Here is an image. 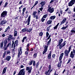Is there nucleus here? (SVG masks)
<instances>
[{
  "label": "nucleus",
  "instance_id": "nucleus-27",
  "mask_svg": "<svg viewBox=\"0 0 75 75\" xmlns=\"http://www.w3.org/2000/svg\"><path fill=\"white\" fill-rule=\"evenodd\" d=\"M48 17V14H46L44 15L43 16V18H46Z\"/></svg>",
  "mask_w": 75,
  "mask_h": 75
},
{
  "label": "nucleus",
  "instance_id": "nucleus-32",
  "mask_svg": "<svg viewBox=\"0 0 75 75\" xmlns=\"http://www.w3.org/2000/svg\"><path fill=\"white\" fill-rule=\"evenodd\" d=\"M51 39L50 38L49 41L47 42V45H49L50 44L51 42Z\"/></svg>",
  "mask_w": 75,
  "mask_h": 75
},
{
  "label": "nucleus",
  "instance_id": "nucleus-33",
  "mask_svg": "<svg viewBox=\"0 0 75 75\" xmlns=\"http://www.w3.org/2000/svg\"><path fill=\"white\" fill-rule=\"evenodd\" d=\"M45 20V19L44 18H43V17H42L41 19V21L42 22H44Z\"/></svg>",
  "mask_w": 75,
  "mask_h": 75
},
{
  "label": "nucleus",
  "instance_id": "nucleus-55",
  "mask_svg": "<svg viewBox=\"0 0 75 75\" xmlns=\"http://www.w3.org/2000/svg\"><path fill=\"white\" fill-rule=\"evenodd\" d=\"M14 43V42H12V46H11L12 48H13V45Z\"/></svg>",
  "mask_w": 75,
  "mask_h": 75
},
{
  "label": "nucleus",
  "instance_id": "nucleus-28",
  "mask_svg": "<svg viewBox=\"0 0 75 75\" xmlns=\"http://www.w3.org/2000/svg\"><path fill=\"white\" fill-rule=\"evenodd\" d=\"M27 30L26 28H25L24 29H23L22 30V32H25L26 31H27Z\"/></svg>",
  "mask_w": 75,
  "mask_h": 75
},
{
  "label": "nucleus",
  "instance_id": "nucleus-61",
  "mask_svg": "<svg viewBox=\"0 0 75 75\" xmlns=\"http://www.w3.org/2000/svg\"><path fill=\"white\" fill-rule=\"evenodd\" d=\"M3 3V1H1L0 2V6L1 5V4Z\"/></svg>",
  "mask_w": 75,
  "mask_h": 75
},
{
  "label": "nucleus",
  "instance_id": "nucleus-64",
  "mask_svg": "<svg viewBox=\"0 0 75 75\" xmlns=\"http://www.w3.org/2000/svg\"><path fill=\"white\" fill-rule=\"evenodd\" d=\"M73 52L74 54L75 53V50H73Z\"/></svg>",
  "mask_w": 75,
  "mask_h": 75
},
{
  "label": "nucleus",
  "instance_id": "nucleus-54",
  "mask_svg": "<svg viewBox=\"0 0 75 75\" xmlns=\"http://www.w3.org/2000/svg\"><path fill=\"white\" fill-rule=\"evenodd\" d=\"M55 54H53L52 56V58H55Z\"/></svg>",
  "mask_w": 75,
  "mask_h": 75
},
{
  "label": "nucleus",
  "instance_id": "nucleus-49",
  "mask_svg": "<svg viewBox=\"0 0 75 75\" xmlns=\"http://www.w3.org/2000/svg\"><path fill=\"white\" fill-rule=\"evenodd\" d=\"M71 33H75V31L74 30H71Z\"/></svg>",
  "mask_w": 75,
  "mask_h": 75
},
{
  "label": "nucleus",
  "instance_id": "nucleus-52",
  "mask_svg": "<svg viewBox=\"0 0 75 75\" xmlns=\"http://www.w3.org/2000/svg\"><path fill=\"white\" fill-rule=\"evenodd\" d=\"M42 9H43V8H40L39 9V10H40L41 11H42Z\"/></svg>",
  "mask_w": 75,
  "mask_h": 75
},
{
  "label": "nucleus",
  "instance_id": "nucleus-15",
  "mask_svg": "<svg viewBox=\"0 0 75 75\" xmlns=\"http://www.w3.org/2000/svg\"><path fill=\"white\" fill-rule=\"evenodd\" d=\"M30 17H31V16H29L28 19V24H27L28 25H29V24H30Z\"/></svg>",
  "mask_w": 75,
  "mask_h": 75
},
{
  "label": "nucleus",
  "instance_id": "nucleus-20",
  "mask_svg": "<svg viewBox=\"0 0 75 75\" xmlns=\"http://www.w3.org/2000/svg\"><path fill=\"white\" fill-rule=\"evenodd\" d=\"M59 23H58L55 27H54L53 28L54 30H57V28H58V26L59 25Z\"/></svg>",
  "mask_w": 75,
  "mask_h": 75
},
{
  "label": "nucleus",
  "instance_id": "nucleus-30",
  "mask_svg": "<svg viewBox=\"0 0 75 75\" xmlns=\"http://www.w3.org/2000/svg\"><path fill=\"white\" fill-rule=\"evenodd\" d=\"M61 64L59 62L58 63L57 65L58 68H60L61 67Z\"/></svg>",
  "mask_w": 75,
  "mask_h": 75
},
{
  "label": "nucleus",
  "instance_id": "nucleus-4",
  "mask_svg": "<svg viewBox=\"0 0 75 75\" xmlns=\"http://www.w3.org/2000/svg\"><path fill=\"white\" fill-rule=\"evenodd\" d=\"M47 11H49L50 13H52L54 12V8H51V6L50 7V5H49L48 7V9Z\"/></svg>",
  "mask_w": 75,
  "mask_h": 75
},
{
  "label": "nucleus",
  "instance_id": "nucleus-59",
  "mask_svg": "<svg viewBox=\"0 0 75 75\" xmlns=\"http://www.w3.org/2000/svg\"><path fill=\"white\" fill-rule=\"evenodd\" d=\"M2 36L3 37H4L6 36V35H5L4 34H2Z\"/></svg>",
  "mask_w": 75,
  "mask_h": 75
},
{
  "label": "nucleus",
  "instance_id": "nucleus-14",
  "mask_svg": "<svg viewBox=\"0 0 75 75\" xmlns=\"http://www.w3.org/2000/svg\"><path fill=\"white\" fill-rule=\"evenodd\" d=\"M74 54H73V52L72 51L71 52L70 57H71V58H74Z\"/></svg>",
  "mask_w": 75,
  "mask_h": 75
},
{
  "label": "nucleus",
  "instance_id": "nucleus-34",
  "mask_svg": "<svg viewBox=\"0 0 75 75\" xmlns=\"http://www.w3.org/2000/svg\"><path fill=\"white\" fill-rule=\"evenodd\" d=\"M51 65H49L48 67L49 70H48V72H50V71L51 70Z\"/></svg>",
  "mask_w": 75,
  "mask_h": 75
},
{
  "label": "nucleus",
  "instance_id": "nucleus-51",
  "mask_svg": "<svg viewBox=\"0 0 75 75\" xmlns=\"http://www.w3.org/2000/svg\"><path fill=\"white\" fill-rule=\"evenodd\" d=\"M54 1V0H51L50 2V4H51V3H53Z\"/></svg>",
  "mask_w": 75,
  "mask_h": 75
},
{
  "label": "nucleus",
  "instance_id": "nucleus-2",
  "mask_svg": "<svg viewBox=\"0 0 75 75\" xmlns=\"http://www.w3.org/2000/svg\"><path fill=\"white\" fill-rule=\"evenodd\" d=\"M71 46H70L69 47L68 50H67L65 51L64 54L65 56H68V55L71 51Z\"/></svg>",
  "mask_w": 75,
  "mask_h": 75
},
{
  "label": "nucleus",
  "instance_id": "nucleus-16",
  "mask_svg": "<svg viewBox=\"0 0 75 75\" xmlns=\"http://www.w3.org/2000/svg\"><path fill=\"white\" fill-rule=\"evenodd\" d=\"M64 53H62L61 54L60 57H59V60H61L62 59V57H63V55H64Z\"/></svg>",
  "mask_w": 75,
  "mask_h": 75
},
{
  "label": "nucleus",
  "instance_id": "nucleus-9",
  "mask_svg": "<svg viewBox=\"0 0 75 75\" xmlns=\"http://www.w3.org/2000/svg\"><path fill=\"white\" fill-rule=\"evenodd\" d=\"M45 4V1H42L41 2V3H40V6L41 7H44V6Z\"/></svg>",
  "mask_w": 75,
  "mask_h": 75
},
{
  "label": "nucleus",
  "instance_id": "nucleus-43",
  "mask_svg": "<svg viewBox=\"0 0 75 75\" xmlns=\"http://www.w3.org/2000/svg\"><path fill=\"white\" fill-rule=\"evenodd\" d=\"M17 42H18V40H16L14 44L15 45H17Z\"/></svg>",
  "mask_w": 75,
  "mask_h": 75
},
{
  "label": "nucleus",
  "instance_id": "nucleus-58",
  "mask_svg": "<svg viewBox=\"0 0 75 75\" xmlns=\"http://www.w3.org/2000/svg\"><path fill=\"white\" fill-rule=\"evenodd\" d=\"M4 62V60H2L1 63V64H3Z\"/></svg>",
  "mask_w": 75,
  "mask_h": 75
},
{
  "label": "nucleus",
  "instance_id": "nucleus-5",
  "mask_svg": "<svg viewBox=\"0 0 75 75\" xmlns=\"http://www.w3.org/2000/svg\"><path fill=\"white\" fill-rule=\"evenodd\" d=\"M7 11H4L1 14V17H5L7 16Z\"/></svg>",
  "mask_w": 75,
  "mask_h": 75
},
{
  "label": "nucleus",
  "instance_id": "nucleus-11",
  "mask_svg": "<svg viewBox=\"0 0 75 75\" xmlns=\"http://www.w3.org/2000/svg\"><path fill=\"white\" fill-rule=\"evenodd\" d=\"M11 59V56H7L6 58V59H4V60H6L7 61H9Z\"/></svg>",
  "mask_w": 75,
  "mask_h": 75
},
{
  "label": "nucleus",
  "instance_id": "nucleus-42",
  "mask_svg": "<svg viewBox=\"0 0 75 75\" xmlns=\"http://www.w3.org/2000/svg\"><path fill=\"white\" fill-rule=\"evenodd\" d=\"M61 30H65L66 29V28L65 27H63L62 28H61Z\"/></svg>",
  "mask_w": 75,
  "mask_h": 75
},
{
  "label": "nucleus",
  "instance_id": "nucleus-53",
  "mask_svg": "<svg viewBox=\"0 0 75 75\" xmlns=\"http://www.w3.org/2000/svg\"><path fill=\"white\" fill-rule=\"evenodd\" d=\"M51 37V35H50L49 36V37H48V38H47V40H49L50 38Z\"/></svg>",
  "mask_w": 75,
  "mask_h": 75
},
{
  "label": "nucleus",
  "instance_id": "nucleus-50",
  "mask_svg": "<svg viewBox=\"0 0 75 75\" xmlns=\"http://www.w3.org/2000/svg\"><path fill=\"white\" fill-rule=\"evenodd\" d=\"M10 53V51L9 50H8L7 52V54H8Z\"/></svg>",
  "mask_w": 75,
  "mask_h": 75
},
{
  "label": "nucleus",
  "instance_id": "nucleus-41",
  "mask_svg": "<svg viewBox=\"0 0 75 75\" xmlns=\"http://www.w3.org/2000/svg\"><path fill=\"white\" fill-rule=\"evenodd\" d=\"M33 61H31V62H30L29 63L30 65H32V64H33Z\"/></svg>",
  "mask_w": 75,
  "mask_h": 75
},
{
  "label": "nucleus",
  "instance_id": "nucleus-8",
  "mask_svg": "<svg viewBox=\"0 0 75 75\" xmlns=\"http://www.w3.org/2000/svg\"><path fill=\"white\" fill-rule=\"evenodd\" d=\"M67 21V18H64L62 21H61L60 23V25H62V24H64L65 23V22L66 21Z\"/></svg>",
  "mask_w": 75,
  "mask_h": 75
},
{
  "label": "nucleus",
  "instance_id": "nucleus-6",
  "mask_svg": "<svg viewBox=\"0 0 75 75\" xmlns=\"http://www.w3.org/2000/svg\"><path fill=\"white\" fill-rule=\"evenodd\" d=\"M75 3V0H71L69 3V6H72Z\"/></svg>",
  "mask_w": 75,
  "mask_h": 75
},
{
  "label": "nucleus",
  "instance_id": "nucleus-45",
  "mask_svg": "<svg viewBox=\"0 0 75 75\" xmlns=\"http://www.w3.org/2000/svg\"><path fill=\"white\" fill-rule=\"evenodd\" d=\"M33 65L34 67H35V62L34 61H33Z\"/></svg>",
  "mask_w": 75,
  "mask_h": 75
},
{
  "label": "nucleus",
  "instance_id": "nucleus-12",
  "mask_svg": "<svg viewBox=\"0 0 75 75\" xmlns=\"http://www.w3.org/2000/svg\"><path fill=\"white\" fill-rule=\"evenodd\" d=\"M30 69V68L29 67H26V71H28V72H29V73H31V69Z\"/></svg>",
  "mask_w": 75,
  "mask_h": 75
},
{
  "label": "nucleus",
  "instance_id": "nucleus-63",
  "mask_svg": "<svg viewBox=\"0 0 75 75\" xmlns=\"http://www.w3.org/2000/svg\"><path fill=\"white\" fill-rule=\"evenodd\" d=\"M73 17H75V13H74L73 16Z\"/></svg>",
  "mask_w": 75,
  "mask_h": 75
},
{
  "label": "nucleus",
  "instance_id": "nucleus-21",
  "mask_svg": "<svg viewBox=\"0 0 75 75\" xmlns=\"http://www.w3.org/2000/svg\"><path fill=\"white\" fill-rule=\"evenodd\" d=\"M56 17V16H51L50 17V19H51V20H54Z\"/></svg>",
  "mask_w": 75,
  "mask_h": 75
},
{
  "label": "nucleus",
  "instance_id": "nucleus-23",
  "mask_svg": "<svg viewBox=\"0 0 75 75\" xmlns=\"http://www.w3.org/2000/svg\"><path fill=\"white\" fill-rule=\"evenodd\" d=\"M52 22V21L51 20H50L48 21L47 22V24H51V22Z\"/></svg>",
  "mask_w": 75,
  "mask_h": 75
},
{
  "label": "nucleus",
  "instance_id": "nucleus-60",
  "mask_svg": "<svg viewBox=\"0 0 75 75\" xmlns=\"http://www.w3.org/2000/svg\"><path fill=\"white\" fill-rule=\"evenodd\" d=\"M23 11H25V8H24L23 10Z\"/></svg>",
  "mask_w": 75,
  "mask_h": 75
},
{
  "label": "nucleus",
  "instance_id": "nucleus-62",
  "mask_svg": "<svg viewBox=\"0 0 75 75\" xmlns=\"http://www.w3.org/2000/svg\"><path fill=\"white\" fill-rule=\"evenodd\" d=\"M22 73H23V74L22 75H25V72L23 71Z\"/></svg>",
  "mask_w": 75,
  "mask_h": 75
},
{
  "label": "nucleus",
  "instance_id": "nucleus-56",
  "mask_svg": "<svg viewBox=\"0 0 75 75\" xmlns=\"http://www.w3.org/2000/svg\"><path fill=\"white\" fill-rule=\"evenodd\" d=\"M47 31H50V28L48 27L47 28Z\"/></svg>",
  "mask_w": 75,
  "mask_h": 75
},
{
  "label": "nucleus",
  "instance_id": "nucleus-44",
  "mask_svg": "<svg viewBox=\"0 0 75 75\" xmlns=\"http://www.w3.org/2000/svg\"><path fill=\"white\" fill-rule=\"evenodd\" d=\"M8 4V3L7 2H6V3H5V5H4V7H6V6H7Z\"/></svg>",
  "mask_w": 75,
  "mask_h": 75
},
{
  "label": "nucleus",
  "instance_id": "nucleus-40",
  "mask_svg": "<svg viewBox=\"0 0 75 75\" xmlns=\"http://www.w3.org/2000/svg\"><path fill=\"white\" fill-rule=\"evenodd\" d=\"M6 52H5L4 53V54L3 56V58H4V57H5V55H6Z\"/></svg>",
  "mask_w": 75,
  "mask_h": 75
},
{
  "label": "nucleus",
  "instance_id": "nucleus-13",
  "mask_svg": "<svg viewBox=\"0 0 75 75\" xmlns=\"http://www.w3.org/2000/svg\"><path fill=\"white\" fill-rule=\"evenodd\" d=\"M51 58V51L50 52V54L48 55L47 59H50Z\"/></svg>",
  "mask_w": 75,
  "mask_h": 75
},
{
  "label": "nucleus",
  "instance_id": "nucleus-18",
  "mask_svg": "<svg viewBox=\"0 0 75 75\" xmlns=\"http://www.w3.org/2000/svg\"><path fill=\"white\" fill-rule=\"evenodd\" d=\"M6 23V22L4 21V20L2 21L1 22L0 24L1 25H3V24H5Z\"/></svg>",
  "mask_w": 75,
  "mask_h": 75
},
{
  "label": "nucleus",
  "instance_id": "nucleus-57",
  "mask_svg": "<svg viewBox=\"0 0 75 75\" xmlns=\"http://www.w3.org/2000/svg\"><path fill=\"white\" fill-rule=\"evenodd\" d=\"M60 12L61 14H62V10H61L60 11Z\"/></svg>",
  "mask_w": 75,
  "mask_h": 75
},
{
  "label": "nucleus",
  "instance_id": "nucleus-38",
  "mask_svg": "<svg viewBox=\"0 0 75 75\" xmlns=\"http://www.w3.org/2000/svg\"><path fill=\"white\" fill-rule=\"evenodd\" d=\"M38 65H39V62H38L36 63V68H38Z\"/></svg>",
  "mask_w": 75,
  "mask_h": 75
},
{
  "label": "nucleus",
  "instance_id": "nucleus-24",
  "mask_svg": "<svg viewBox=\"0 0 75 75\" xmlns=\"http://www.w3.org/2000/svg\"><path fill=\"white\" fill-rule=\"evenodd\" d=\"M62 41H63V39H61L60 40H59V45H60V44H61V43L62 42Z\"/></svg>",
  "mask_w": 75,
  "mask_h": 75
},
{
  "label": "nucleus",
  "instance_id": "nucleus-19",
  "mask_svg": "<svg viewBox=\"0 0 75 75\" xmlns=\"http://www.w3.org/2000/svg\"><path fill=\"white\" fill-rule=\"evenodd\" d=\"M3 42L4 43V42L2 41L0 45V47L1 49H3L2 48L3 47Z\"/></svg>",
  "mask_w": 75,
  "mask_h": 75
},
{
  "label": "nucleus",
  "instance_id": "nucleus-10",
  "mask_svg": "<svg viewBox=\"0 0 75 75\" xmlns=\"http://www.w3.org/2000/svg\"><path fill=\"white\" fill-rule=\"evenodd\" d=\"M21 54H22V51H21V49H20V50H19V52L18 53V58L20 57V55H21Z\"/></svg>",
  "mask_w": 75,
  "mask_h": 75
},
{
  "label": "nucleus",
  "instance_id": "nucleus-31",
  "mask_svg": "<svg viewBox=\"0 0 75 75\" xmlns=\"http://www.w3.org/2000/svg\"><path fill=\"white\" fill-rule=\"evenodd\" d=\"M33 18H35L36 20H37L38 18V15H36V16H33Z\"/></svg>",
  "mask_w": 75,
  "mask_h": 75
},
{
  "label": "nucleus",
  "instance_id": "nucleus-1",
  "mask_svg": "<svg viewBox=\"0 0 75 75\" xmlns=\"http://www.w3.org/2000/svg\"><path fill=\"white\" fill-rule=\"evenodd\" d=\"M4 42L3 48L5 51H6V50L7 49L8 47H11V42L9 43L7 45V40H5Z\"/></svg>",
  "mask_w": 75,
  "mask_h": 75
},
{
  "label": "nucleus",
  "instance_id": "nucleus-36",
  "mask_svg": "<svg viewBox=\"0 0 75 75\" xmlns=\"http://www.w3.org/2000/svg\"><path fill=\"white\" fill-rule=\"evenodd\" d=\"M37 14V11H35L33 12V16H35L36 15H35V14Z\"/></svg>",
  "mask_w": 75,
  "mask_h": 75
},
{
  "label": "nucleus",
  "instance_id": "nucleus-7",
  "mask_svg": "<svg viewBox=\"0 0 75 75\" xmlns=\"http://www.w3.org/2000/svg\"><path fill=\"white\" fill-rule=\"evenodd\" d=\"M47 50H48V46H46L44 47V51L43 52V54L44 55V54L47 51Z\"/></svg>",
  "mask_w": 75,
  "mask_h": 75
},
{
  "label": "nucleus",
  "instance_id": "nucleus-46",
  "mask_svg": "<svg viewBox=\"0 0 75 75\" xmlns=\"http://www.w3.org/2000/svg\"><path fill=\"white\" fill-rule=\"evenodd\" d=\"M49 35V33H48V32H47L46 33V37L47 38L48 37Z\"/></svg>",
  "mask_w": 75,
  "mask_h": 75
},
{
  "label": "nucleus",
  "instance_id": "nucleus-47",
  "mask_svg": "<svg viewBox=\"0 0 75 75\" xmlns=\"http://www.w3.org/2000/svg\"><path fill=\"white\" fill-rule=\"evenodd\" d=\"M38 1H36L35 2V3L34 4V6H36L37 4H38Z\"/></svg>",
  "mask_w": 75,
  "mask_h": 75
},
{
  "label": "nucleus",
  "instance_id": "nucleus-22",
  "mask_svg": "<svg viewBox=\"0 0 75 75\" xmlns=\"http://www.w3.org/2000/svg\"><path fill=\"white\" fill-rule=\"evenodd\" d=\"M13 38H12V36L11 35H10L8 37V41H9V40H10L12 39Z\"/></svg>",
  "mask_w": 75,
  "mask_h": 75
},
{
  "label": "nucleus",
  "instance_id": "nucleus-29",
  "mask_svg": "<svg viewBox=\"0 0 75 75\" xmlns=\"http://www.w3.org/2000/svg\"><path fill=\"white\" fill-rule=\"evenodd\" d=\"M26 38H27V37H23V39L22 40L23 42H24V40H26Z\"/></svg>",
  "mask_w": 75,
  "mask_h": 75
},
{
  "label": "nucleus",
  "instance_id": "nucleus-35",
  "mask_svg": "<svg viewBox=\"0 0 75 75\" xmlns=\"http://www.w3.org/2000/svg\"><path fill=\"white\" fill-rule=\"evenodd\" d=\"M37 53H35L34 54V56H33V57L35 58L37 57Z\"/></svg>",
  "mask_w": 75,
  "mask_h": 75
},
{
  "label": "nucleus",
  "instance_id": "nucleus-39",
  "mask_svg": "<svg viewBox=\"0 0 75 75\" xmlns=\"http://www.w3.org/2000/svg\"><path fill=\"white\" fill-rule=\"evenodd\" d=\"M20 16H17L16 17L15 20H19V19H20Z\"/></svg>",
  "mask_w": 75,
  "mask_h": 75
},
{
  "label": "nucleus",
  "instance_id": "nucleus-37",
  "mask_svg": "<svg viewBox=\"0 0 75 75\" xmlns=\"http://www.w3.org/2000/svg\"><path fill=\"white\" fill-rule=\"evenodd\" d=\"M42 35H43V33L42 32H40L39 33V36H42Z\"/></svg>",
  "mask_w": 75,
  "mask_h": 75
},
{
  "label": "nucleus",
  "instance_id": "nucleus-17",
  "mask_svg": "<svg viewBox=\"0 0 75 75\" xmlns=\"http://www.w3.org/2000/svg\"><path fill=\"white\" fill-rule=\"evenodd\" d=\"M7 68V67H5L3 70L2 74H4L6 73V69Z\"/></svg>",
  "mask_w": 75,
  "mask_h": 75
},
{
  "label": "nucleus",
  "instance_id": "nucleus-3",
  "mask_svg": "<svg viewBox=\"0 0 75 75\" xmlns=\"http://www.w3.org/2000/svg\"><path fill=\"white\" fill-rule=\"evenodd\" d=\"M66 44V41L64 42L63 43L59 45V44L58 45H57V47H59V48L60 50H61L62 49V47H64L65 45Z\"/></svg>",
  "mask_w": 75,
  "mask_h": 75
},
{
  "label": "nucleus",
  "instance_id": "nucleus-48",
  "mask_svg": "<svg viewBox=\"0 0 75 75\" xmlns=\"http://www.w3.org/2000/svg\"><path fill=\"white\" fill-rule=\"evenodd\" d=\"M67 13H68V14H71V11L69 10L67 12Z\"/></svg>",
  "mask_w": 75,
  "mask_h": 75
},
{
  "label": "nucleus",
  "instance_id": "nucleus-25",
  "mask_svg": "<svg viewBox=\"0 0 75 75\" xmlns=\"http://www.w3.org/2000/svg\"><path fill=\"white\" fill-rule=\"evenodd\" d=\"M16 35H17V31H14V36L15 37L16 36Z\"/></svg>",
  "mask_w": 75,
  "mask_h": 75
},
{
  "label": "nucleus",
  "instance_id": "nucleus-26",
  "mask_svg": "<svg viewBox=\"0 0 75 75\" xmlns=\"http://www.w3.org/2000/svg\"><path fill=\"white\" fill-rule=\"evenodd\" d=\"M32 29H27V31L28 33H30L32 31Z\"/></svg>",
  "mask_w": 75,
  "mask_h": 75
}]
</instances>
